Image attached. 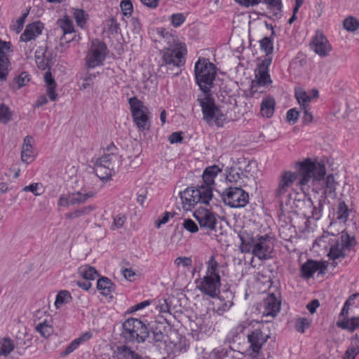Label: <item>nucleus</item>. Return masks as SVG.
Wrapping results in <instances>:
<instances>
[{
  "label": "nucleus",
  "instance_id": "62",
  "mask_svg": "<svg viewBox=\"0 0 359 359\" xmlns=\"http://www.w3.org/2000/svg\"><path fill=\"white\" fill-rule=\"evenodd\" d=\"M300 114V111H297L296 109H290L287 112V120L288 121H292L293 123H296L298 117Z\"/></svg>",
  "mask_w": 359,
  "mask_h": 359
},
{
  "label": "nucleus",
  "instance_id": "3",
  "mask_svg": "<svg viewBox=\"0 0 359 359\" xmlns=\"http://www.w3.org/2000/svg\"><path fill=\"white\" fill-rule=\"evenodd\" d=\"M186 54L185 44L164 48L162 50V63L159 66V72L172 76L178 75L179 68L184 64Z\"/></svg>",
  "mask_w": 359,
  "mask_h": 359
},
{
  "label": "nucleus",
  "instance_id": "7",
  "mask_svg": "<svg viewBox=\"0 0 359 359\" xmlns=\"http://www.w3.org/2000/svg\"><path fill=\"white\" fill-rule=\"evenodd\" d=\"M197 102L202 109L203 119L210 125L222 127L226 121V115L215 104L211 94H200Z\"/></svg>",
  "mask_w": 359,
  "mask_h": 359
},
{
  "label": "nucleus",
  "instance_id": "45",
  "mask_svg": "<svg viewBox=\"0 0 359 359\" xmlns=\"http://www.w3.org/2000/svg\"><path fill=\"white\" fill-rule=\"evenodd\" d=\"M70 299V293L67 290H62L57 294L55 305L57 308H59L65 303H67Z\"/></svg>",
  "mask_w": 359,
  "mask_h": 359
},
{
  "label": "nucleus",
  "instance_id": "49",
  "mask_svg": "<svg viewBox=\"0 0 359 359\" xmlns=\"http://www.w3.org/2000/svg\"><path fill=\"white\" fill-rule=\"evenodd\" d=\"M310 326V320L306 318H299L295 323V330L301 333H304L305 330Z\"/></svg>",
  "mask_w": 359,
  "mask_h": 359
},
{
  "label": "nucleus",
  "instance_id": "52",
  "mask_svg": "<svg viewBox=\"0 0 359 359\" xmlns=\"http://www.w3.org/2000/svg\"><path fill=\"white\" fill-rule=\"evenodd\" d=\"M255 325H259V323L255 321H243L236 327L235 330L236 334L243 333L245 329L250 327L254 328L255 327Z\"/></svg>",
  "mask_w": 359,
  "mask_h": 359
},
{
  "label": "nucleus",
  "instance_id": "15",
  "mask_svg": "<svg viewBox=\"0 0 359 359\" xmlns=\"http://www.w3.org/2000/svg\"><path fill=\"white\" fill-rule=\"evenodd\" d=\"M193 215L201 229L208 231H216L217 215L210 209L200 207L194 211Z\"/></svg>",
  "mask_w": 359,
  "mask_h": 359
},
{
  "label": "nucleus",
  "instance_id": "39",
  "mask_svg": "<svg viewBox=\"0 0 359 359\" xmlns=\"http://www.w3.org/2000/svg\"><path fill=\"white\" fill-rule=\"evenodd\" d=\"M117 357L118 359H142L138 353L127 347L119 349Z\"/></svg>",
  "mask_w": 359,
  "mask_h": 359
},
{
  "label": "nucleus",
  "instance_id": "21",
  "mask_svg": "<svg viewBox=\"0 0 359 359\" xmlns=\"http://www.w3.org/2000/svg\"><path fill=\"white\" fill-rule=\"evenodd\" d=\"M313 49L315 53L321 57H326L332 50L331 45L325 36L317 32L312 41Z\"/></svg>",
  "mask_w": 359,
  "mask_h": 359
},
{
  "label": "nucleus",
  "instance_id": "28",
  "mask_svg": "<svg viewBox=\"0 0 359 359\" xmlns=\"http://www.w3.org/2000/svg\"><path fill=\"white\" fill-rule=\"evenodd\" d=\"M80 39L81 36L79 34L76 33L75 29H74V31H70V33L60 35V43L59 46L56 47V49L60 52H63L66 48L65 45L69 44L71 42L79 43Z\"/></svg>",
  "mask_w": 359,
  "mask_h": 359
},
{
  "label": "nucleus",
  "instance_id": "35",
  "mask_svg": "<svg viewBox=\"0 0 359 359\" xmlns=\"http://www.w3.org/2000/svg\"><path fill=\"white\" fill-rule=\"evenodd\" d=\"M78 272L81 276L87 280H94L98 276L96 269L88 265L81 266L79 268Z\"/></svg>",
  "mask_w": 359,
  "mask_h": 359
},
{
  "label": "nucleus",
  "instance_id": "9",
  "mask_svg": "<svg viewBox=\"0 0 359 359\" xmlns=\"http://www.w3.org/2000/svg\"><path fill=\"white\" fill-rule=\"evenodd\" d=\"M116 150V147L111 144L107 147L110 154H106L99 158L95 166V172L101 180L109 179L115 172V168L119 165V157L113 152Z\"/></svg>",
  "mask_w": 359,
  "mask_h": 359
},
{
  "label": "nucleus",
  "instance_id": "43",
  "mask_svg": "<svg viewBox=\"0 0 359 359\" xmlns=\"http://www.w3.org/2000/svg\"><path fill=\"white\" fill-rule=\"evenodd\" d=\"M261 50H263L266 55H269L273 53V43L271 37L265 36L259 41Z\"/></svg>",
  "mask_w": 359,
  "mask_h": 359
},
{
  "label": "nucleus",
  "instance_id": "56",
  "mask_svg": "<svg viewBox=\"0 0 359 359\" xmlns=\"http://www.w3.org/2000/svg\"><path fill=\"white\" fill-rule=\"evenodd\" d=\"M126 217L123 214H118L114 217V222L111 225V229L121 228L125 224Z\"/></svg>",
  "mask_w": 359,
  "mask_h": 359
},
{
  "label": "nucleus",
  "instance_id": "64",
  "mask_svg": "<svg viewBox=\"0 0 359 359\" xmlns=\"http://www.w3.org/2000/svg\"><path fill=\"white\" fill-rule=\"evenodd\" d=\"M29 81V75L27 72H22L17 79L18 87L21 88L25 86Z\"/></svg>",
  "mask_w": 359,
  "mask_h": 359
},
{
  "label": "nucleus",
  "instance_id": "48",
  "mask_svg": "<svg viewBox=\"0 0 359 359\" xmlns=\"http://www.w3.org/2000/svg\"><path fill=\"white\" fill-rule=\"evenodd\" d=\"M9 59L0 58V81H6L8 74Z\"/></svg>",
  "mask_w": 359,
  "mask_h": 359
},
{
  "label": "nucleus",
  "instance_id": "53",
  "mask_svg": "<svg viewBox=\"0 0 359 359\" xmlns=\"http://www.w3.org/2000/svg\"><path fill=\"white\" fill-rule=\"evenodd\" d=\"M121 11L123 14L125 16H130L133 11V6L130 0H123L120 4Z\"/></svg>",
  "mask_w": 359,
  "mask_h": 359
},
{
  "label": "nucleus",
  "instance_id": "38",
  "mask_svg": "<svg viewBox=\"0 0 359 359\" xmlns=\"http://www.w3.org/2000/svg\"><path fill=\"white\" fill-rule=\"evenodd\" d=\"M36 330L40 333V334L45 338L48 337L53 332V328L50 323L45 320L42 323H39L36 326Z\"/></svg>",
  "mask_w": 359,
  "mask_h": 359
},
{
  "label": "nucleus",
  "instance_id": "42",
  "mask_svg": "<svg viewBox=\"0 0 359 359\" xmlns=\"http://www.w3.org/2000/svg\"><path fill=\"white\" fill-rule=\"evenodd\" d=\"M348 212L349 210L346 203L344 201L339 202L337 211V219L339 221L345 222L348 217Z\"/></svg>",
  "mask_w": 359,
  "mask_h": 359
},
{
  "label": "nucleus",
  "instance_id": "18",
  "mask_svg": "<svg viewBox=\"0 0 359 359\" xmlns=\"http://www.w3.org/2000/svg\"><path fill=\"white\" fill-rule=\"evenodd\" d=\"M234 294L230 290H224L219 294L214 311L219 316L228 311L233 305Z\"/></svg>",
  "mask_w": 359,
  "mask_h": 359
},
{
  "label": "nucleus",
  "instance_id": "51",
  "mask_svg": "<svg viewBox=\"0 0 359 359\" xmlns=\"http://www.w3.org/2000/svg\"><path fill=\"white\" fill-rule=\"evenodd\" d=\"M182 226L184 229L191 233H196L199 230L197 224L191 219H185L182 223Z\"/></svg>",
  "mask_w": 359,
  "mask_h": 359
},
{
  "label": "nucleus",
  "instance_id": "31",
  "mask_svg": "<svg viewBox=\"0 0 359 359\" xmlns=\"http://www.w3.org/2000/svg\"><path fill=\"white\" fill-rule=\"evenodd\" d=\"M337 325L338 327L353 332L359 327V316L344 318L342 320L338 321Z\"/></svg>",
  "mask_w": 359,
  "mask_h": 359
},
{
  "label": "nucleus",
  "instance_id": "13",
  "mask_svg": "<svg viewBox=\"0 0 359 359\" xmlns=\"http://www.w3.org/2000/svg\"><path fill=\"white\" fill-rule=\"evenodd\" d=\"M133 122L140 130L149 129V111L143 102L137 97H130L128 100Z\"/></svg>",
  "mask_w": 359,
  "mask_h": 359
},
{
  "label": "nucleus",
  "instance_id": "59",
  "mask_svg": "<svg viewBox=\"0 0 359 359\" xmlns=\"http://www.w3.org/2000/svg\"><path fill=\"white\" fill-rule=\"evenodd\" d=\"M185 21V17L182 13H175L171 15V22L175 27H180Z\"/></svg>",
  "mask_w": 359,
  "mask_h": 359
},
{
  "label": "nucleus",
  "instance_id": "2",
  "mask_svg": "<svg viewBox=\"0 0 359 359\" xmlns=\"http://www.w3.org/2000/svg\"><path fill=\"white\" fill-rule=\"evenodd\" d=\"M240 238L241 241V250L243 252H251L253 255L262 260L271 257L273 242L272 238L269 235L252 236L243 233L240 235Z\"/></svg>",
  "mask_w": 359,
  "mask_h": 359
},
{
  "label": "nucleus",
  "instance_id": "25",
  "mask_svg": "<svg viewBox=\"0 0 359 359\" xmlns=\"http://www.w3.org/2000/svg\"><path fill=\"white\" fill-rule=\"evenodd\" d=\"M33 137L27 135L25 137L21 151V159L26 163H29L34 160V151L32 144Z\"/></svg>",
  "mask_w": 359,
  "mask_h": 359
},
{
  "label": "nucleus",
  "instance_id": "32",
  "mask_svg": "<svg viewBox=\"0 0 359 359\" xmlns=\"http://www.w3.org/2000/svg\"><path fill=\"white\" fill-rule=\"evenodd\" d=\"M318 269L317 262L308 260L301 266V276L306 279L310 278L318 271Z\"/></svg>",
  "mask_w": 359,
  "mask_h": 359
},
{
  "label": "nucleus",
  "instance_id": "63",
  "mask_svg": "<svg viewBox=\"0 0 359 359\" xmlns=\"http://www.w3.org/2000/svg\"><path fill=\"white\" fill-rule=\"evenodd\" d=\"M175 264L177 266H183L184 267L191 266L192 264L191 259L187 257H179L175 260Z\"/></svg>",
  "mask_w": 359,
  "mask_h": 359
},
{
  "label": "nucleus",
  "instance_id": "55",
  "mask_svg": "<svg viewBox=\"0 0 359 359\" xmlns=\"http://www.w3.org/2000/svg\"><path fill=\"white\" fill-rule=\"evenodd\" d=\"M353 356H356L359 353V338L357 334L351 340V346L346 350Z\"/></svg>",
  "mask_w": 359,
  "mask_h": 359
},
{
  "label": "nucleus",
  "instance_id": "47",
  "mask_svg": "<svg viewBox=\"0 0 359 359\" xmlns=\"http://www.w3.org/2000/svg\"><path fill=\"white\" fill-rule=\"evenodd\" d=\"M227 355V351L223 348L213 349L208 355V358L203 357V359H224Z\"/></svg>",
  "mask_w": 359,
  "mask_h": 359
},
{
  "label": "nucleus",
  "instance_id": "57",
  "mask_svg": "<svg viewBox=\"0 0 359 359\" xmlns=\"http://www.w3.org/2000/svg\"><path fill=\"white\" fill-rule=\"evenodd\" d=\"M226 180L231 183H238L241 180L240 173L234 168H231L226 175Z\"/></svg>",
  "mask_w": 359,
  "mask_h": 359
},
{
  "label": "nucleus",
  "instance_id": "36",
  "mask_svg": "<svg viewBox=\"0 0 359 359\" xmlns=\"http://www.w3.org/2000/svg\"><path fill=\"white\" fill-rule=\"evenodd\" d=\"M73 17L79 27L83 28L88 18V15L83 9L73 8Z\"/></svg>",
  "mask_w": 359,
  "mask_h": 359
},
{
  "label": "nucleus",
  "instance_id": "58",
  "mask_svg": "<svg viewBox=\"0 0 359 359\" xmlns=\"http://www.w3.org/2000/svg\"><path fill=\"white\" fill-rule=\"evenodd\" d=\"M310 106L301 107L300 114H302V119L304 123H310L313 120Z\"/></svg>",
  "mask_w": 359,
  "mask_h": 359
},
{
  "label": "nucleus",
  "instance_id": "6",
  "mask_svg": "<svg viewBox=\"0 0 359 359\" xmlns=\"http://www.w3.org/2000/svg\"><path fill=\"white\" fill-rule=\"evenodd\" d=\"M182 205L185 211L191 210L197 203L208 205L213 197L212 189L198 185L180 192Z\"/></svg>",
  "mask_w": 359,
  "mask_h": 359
},
{
  "label": "nucleus",
  "instance_id": "50",
  "mask_svg": "<svg viewBox=\"0 0 359 359\" xmlns=\"http://www.w3.org/2000/svg\"><path fill=\"white\" fill-rule=\"evenodd\" d=\"M28 15V12L25 13L20 17L12 25L11 29L16 33H20L23 28L25 20Z\"/></svg>",
  "mask_w": 359,
  "mask_h": 359
},
{
  "label": "nucleus",
  "instance_id": "19",
  "mask_svg": "<svg viewBox=\"0 0 359 359\" xmlns=\"http://www.w3.org/2000/svg\"><path fill=\"white\" fill-rule=\"evenodd\" d=\"M298 176L299 177L296 172L291 171L283 172L279 177L278 185L275 191L276 197L280 198L286 194Z\"/></svg>",
  "mask_w": 359,
  "mask_h": 359
},
{
  "label": "nucleus",
  "instance_id": "4",
  "mask_svg": "<svg viewBox=\"0 0 359 359\" xmlns=\"http://www.w3.org/2000/svg\"><path fill=\"white\" fill-rule=\"evenodd\" d=\"M219 263L214 256L206 262L205 275L201 279L197 288L205 295L215 298L220 292L221 277L219 274Z\"/></svg>",
  "mask_w": 359,
  "mask_h": 359
},
{
  "label": "nucleus",
  "instance_id": "44",
  "mask_svg": "<svg viewBox=\"0 0 359 359\" xmlns=\"http://www.w3.org/2000/svg\"><path fill=\"white\" fill-rule=\"evenodd\" d=\"M13 52L12 44L0 39V58L8 59V54Z\"/></svg>",
  "mask_w": 359,
  "mask_h": 359
},
{
  "label": "nucleus",
  "instance_id": "40",
  "mask_svg": "<svg viewBox=\"0 0 359 359\" xmlns=\"http://www.w3.org/2000/svg\"><path fill=\"white\" fill-rule=\"evenodd\" d=\"M15 348L14 344L11 339L4 338L0 339V355H8Z\"/></svg>",
  "mask_w": 359,
  "mask_h": 359
},
{
  "label": "nucleus",
  "instance_id": "17",
  "mask_svg": "<svg viewBox=\"0 0 359 359\" xmlns=\"http://www.w3.org/2000/svg\"><path fill=\"white\" fill-rule=\"evenodd\" d=\"M257 327H254L248 334V341L250 343V348L255 353H258L262 349V346L265 344L269 339V334L263 332L264 325L260 326L258 325Z\"/></svg>",
  "mask_w": 359,
  "mask_h": 359
},
{
  "label": "nucleus",
  "instance_id": "30",
  "mask_svg": "<svg viewBox=\"0 0 359 359\" xmlns=\"http://www.w3.org/2000/svg\"><path fill=\"white\" fill-rule=\"evenodd\" d=\"M275 104V100L272 97L263 99L260 108L262 116L266 118L271 117L274 113Z\"/></svg>",
  "mask_w": 359,
  "mask_h": 359
},
{
  "label": "nucleus",
  "instance_id": "46",
  "mask_svg": "<svg viewBox=\"0 0 359 359\" xmlns=\"http://www.w3.org/2000/svg\"><path fill=\"white\" fill-rule=\"evenodd\" d=\"M344 27L348 32H354L359 27V22L353 17H348L344 20Z\"/></svg>",
  "mask_w": 359,
  "mask_h": 359
},
{
  "label": "nucleus",
  "instance_id": "61",
  "mask_svg": "<svg viewBox=\"0 0 359 359\" xmlns=\"http://www.w3.org/2000/svg\"><path fill=\"white\" fill-rule=\"evenodd\" d=\"M271 9L274 11H280L282 8L281 0H263Z\"/></svg>",
  "mask_w": 359,
  "mask_h": 359
},
{
  "label": "nucleus",
  "instance_id": "10",
  "mask_svg": "<svg viewBox=\"0 0 359 359\" xmlns=\"http://www.w3.org/2000/svg\"><path fill=\"white\" fill-rule=\"evenodd\" d=\"M330 249L328 253L330 259H332V265L335 267L337 265L336 259H343L346 255V252L350 251L356 244L353 236L347 233L342 232L339 238L332 240L330 243Z\"/></svg>",
  "mask_w": 359,
  "mask_h": 359
},
{
  "label": "nucleus",
  "instance_id": "41",
  "mask_svg": "<svg viewBox=\"0 0 359 359\" xmlns=\"http://www.w3.org/2000/svg\"><path fill=\"white\" fill-rule=\"evenodd\" d=\"M159 34L162 36L164 41L167 43L168 47L173 46L177 44H182V43H178L175 37L166 29H161L158 31Z\"/></svg>",
  "mask_w": 359,
  "mask_h": 359
},
{
  "label": "nucleus",
  "instance_id": "5",
  "mask_svg": "<svg viewBox=\"0 0 359 359\" xmlns=\"http://www.w3.org/2000/svg\"><path fill=\"white\" fill-rule=\"evenodd\" d=\"M216 67L208 59L200 57L195 63L194 75L201 94H210V88L216 76Z\"/></svg>",
  "mask_w": 359,
  "mask_h": 359
},
{
  "label": "nucleus",
  "instance_id": "8",
  "mask_svg": "<svg viewBox=\"0 0 359 359\" xmlns=\"http://www.w3.org/2000/svg\"><path fill=\"white\" fill-rule=\"evenodd\" d=\"M122 337L128 342L142 343L149 337L147 325L137 318H129L122 325Z\"/></svg>",
  "mask_w": 359,
  "mask_h": 359
},
{
  "label": "nucleus",
  "instance_id": "16",
  "mask_svg": "<svg viewBox=\"0 0 359 359\" xmlns=\"http://www.w3.org/2000/svg\"><path fill=\"white\" fill-rule=\"evenodd\" d=\"M296 206L299 208L302 214L306 217L318 220L322 216L323 205L321 202L319 201L318 205L316 207L313 205L311 199L306 196H304L302 199H299Z\"/></svg>",
  "mask_w": 359,
  "mask_h": 359
},
{
  "label": "nucleus",
  "instance_id": "20",
  "mask_svg": "<svg viewBox=\"0 0 359 359\" xmlns=\"http://www.w3.org/2000/svg\"><path fill=\"white\" fill-rule=\"evenodd\" d=\"M270 62H262L255 70V80L252 83V90L257 86H266L272 83L269 74Z\"/></svg>",
  "mask_w": 359,
  "mask_h": 359
},
{
  "label": "nucleus",
  "instance_id": "37",
  "mask_svg": "<svg viewBox=\"0 0 359 359\" xmlns=\"http://www.w3.org/2000/svg\"><path fill=\"white\" fill-rule=\"evenodd\" d=\"M72 204H81L86 203L89 198L94 196L93 192H89L86 194H82L80 191L70 194Z\"/></svg>",
  "mask_w": 359,
  "mask_h": 359
},
{
  "label": "nucleus",
  "instance_id": "14",
  "mask_svg": "<svg viewBox=\"0 0 359 359\" xmlns=\"http://www.w3.org/2000/svg\"><path fill=\"white\" fill-rule=\"evenodd\" d=\"M221 196L226 205L233 208H243L249 202L248 193L241 187L226 188L222 191Z\"/></svg>",
  "mask_w": 359,
  "mask_h": 359
},
{
  "label": "nucleus",
  "instance_id": "29",
  "mask_svg": "<svg viewBox=\"0 0 359 359\" xmlns=\"http://www.w3.org/2000/svg\"><path fill=\"white\" fill-rule=\"evenodd\" d=\"M318 96V91L317 90H312V95H309L308 93L302 90L295 91V97L297 100L301 107L310 106L309 103L312 98H316Z\"/></svg>",
  "mask_w": 359,
  "mask_h": 359
},
{
  "label": "nucleus",
  "instance_id": "54",
  "mask_svg": "<svg viewBox=\"0 0 359 359\" xmlns=\"http://www.w3.org/2000/svg\"><path fill=\"white\" fill-rule=\"evenodd\" d=\"M11 113L5 104L0 105V121L7 123L11 120Z\"/></svg>",
  "mask_w": 359,
  "mask_h": 359
},
{
  "label": "nucleus",
  "instance_id": "27",
  "mask_svg": "<svg viewBox=\"0 0 359 359\" xmlns=\"http://www.w3.org/2000/svg\"><path fill=\"white\" fill-rule=\"evenodd\" d=\"M44 81L46 86L47 94L50 100L51 101H55L57 99V94L55 93L57 84L50 71L45 73Z\"/></svg>",
  "mask_w": 359,
  "mask_h": 359
},
{
  "label": "nucleus",
  "instance_id": "60",
  "mask_svg": "<svg viewBox=\"0 0 359 359\" xmlns=\"http://www.w3.org/2000/svg\"><path fill=\"white\" fill-rule=\"evenodd\" d=\"M81 339H78L77 338L73 340L66 348L65 351L63 352V355H67L74 350H76L79 346L81 344Z\"/></svg>",
  "mask_w": 359,
  "mask_h": 359
},
{
  "label": "nucleus",
  "instance_id": "23",
  "mask_svg": "<svg viewBox=\"0 0 359 359\" xmlns=\"http://www.w3.org/2000/svg\"><path fill=\"white\" fill-rule=\"evenodd\" d=\"M264 315L275 316L280 309V301L277 299L274 294H270L264 300Z\"/></svg>",
  "mask_w": 359,
  "mask_h": 359
},
{
  "label": "nucleus",
  "instance_id": "24",
  "mask_svg": "<svg viewBox=\"0 0 359 359\" xmlns=\"http://www.w3.org/2000/svg\"><path fill=\"white\" fill-rule=\"evenodd\" d=\"M222 172L218 165H214L207 167L203 173L202 178L203 183L200 186L213 189L212 186L215 184V178Z\"/></svg>",
  "mask_w": 359,
  "mask_h": 359
},
{
  "label": "nucleus",
  "instance_id": "34",
  "mask_svg": "<svg viewBox=\"0 0 359 359\" xmlns=\"http://www.w3.org/2000/svg\"><path fill=\"white\" fill-rule=\"evenodd\" d=\"M95 209V206L93 205L82 207L79 209H76L73 212H68L65 215V217L69 219H74L82 216L89 215Z\"/></svg>",
  "mask_w": 359,
  "mask_h": 359
},
{
  "label": "nucleus",
  "instance_id": "26",
  "mask_svg": "<svg viewBox=\"0 0 359 359\" xmlns=\"http://www.w3.org/2000/svg\"><path fill=\"white\" fill-rule=\"evenodd\" d=\"M56 25L55 32L61 35L70 33V31L75 29L72 20L67 15L59 18L56 22Z\"/></svg>",
  "mask_w": 359,
  "mask_h": 359
},
{
  "label": "nucleus",
  "instance_id": "11",
  "mask_svg": "<svg viewBox=\"0 0 359 359\" xmlns=\"http://www.w3.org/2000/svg\"><path fill=\"white\" fill-rule=\"evenodd\" d=\"M43 24L39 21L28 24L20 37V47L27 57H29L35 48V39L42 34Z\"/></svg>",
  "mask_w": 359,
  "mask_h": 359
},
{
  "label": "nucleus",
  "instance_id": "33",
  "mask_svg": "<svg viewBox=\"0 0 359 359\" xmlns=\"http://www.w3.org/2000/svg\"><path fill=\"white\" fill-rule=\"evenodd\" d=\"M114 285L107 277H102L97 280V288L103 295H108L114 290Z\"/></svg>",
  "mask_w": 359,
  "mask_h": 359
},
{
  "label": "nucleus",
  "instance_id": "1",
  "mask_svg": "<svg viewBox=\"0 0 359 359\" xmlns=\"http://www.w3.org/2000/svg\"><path fill=\"white\" fill-rule=\"evenodd\" d=\"M325 168L323 164L311 159H306L299 163V184L306 185L311 180L313 183L323 180L322 187L325 193H332L335 190V182L332 175H328L324 179Z\"/></svg>",
  "mask_w": 359,
  "mask_h": 359
},
{
  "label": "nucleus",
  "instance_id": "22",
  "mask_svg": "<svg viewBox=\"0 0 359 359\" xmlns=\"http://www.w3.org/2000/svg\"><path fill=\"white\" fill-rule=\"evenodd\" d=\"M35 60L38 67L42 70L50 69L53 55L48 52L47 46L39 47L35 52Z\"/></svg>",
  "mask_w": 359,
  "mask_h": 359
},
{
  "label": "nucleus",
  "instance_id": "12",
  "mask_svg": "<svg viewBox=\"0 0 359 359\" xmlns=\"http://www.w3.org/2000/svg\"><path fill=\"white\" fill-rule=\"evenodd\" d=\"M107 55L106 44L97 39L91 41L85 60L87 68L93 69L102 66Z\"/></svg>",
  "mask_w": 359,
  "mask_h": 359
}]
</instances>
